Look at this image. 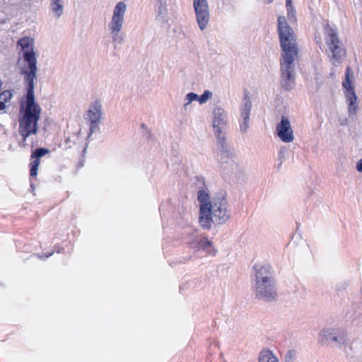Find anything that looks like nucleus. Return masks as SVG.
I'll return each instance as SVG.
<instances>
[{"label":"nucleus","instance_id":"1","mask_svg":"<svg viewBox=\"0 0 362 362\" xmlns=\"http://www.w3.org/2000/svg\"><path fill=\"white\" fill-rule=\"evenodd\" d=\"M281 54L280 58V82L284 90H290L295 86L296 65L298 59V48L294 32L284 16L278 18Z\"/></svg>","mask_w":362,"mask_h":362},{"label":"nucleus","instance_id":"2","mask_svg":"<svg viewBox=\"0 0 362 362\" xmlns=\"http://www.w3.org/2000/svg\"><path fill=\"white\" fill-rule=\"evenodd\" d=\"M199 223L204 228L210 229L211 223H225L230 217L228 202L224 193L210 197L207 190L198 192Z\"/></svg>","mask_w":362,"mask_h":362},{"label":"nucleus","instance_id":"3","mask_svg":"<svg viewBox=\"0 0 362 362\" xmlns=\"http://www.w3.org/2000/svg\"><path fill=\"white\" fill-rule=\"evenodd\" d=\"M34 84H28L26 105L24 111H21L19 119V134L23 137L20 146H25L28 138L36 134L38 130L37 122L40 119L41 108L35 102Z\"/></svg>","mask_w":362,"mask_h":362},{"label":"nucleus","instance_id":"4","mask_svg":"<svg viewBox=\"0 0 362 362\" xmlns=\"http://www.w3.org/2000/svg\"><path fill=\"white\" fill-rule=\"evenodd\" d=\"M255 276L254 291L257 298L267 302L275 300L277 297L276 284L272 267L266 262H256L253 267Z\"/></svg>","mask_w":362,"mask_h":362},{"label":"nucleus","instance_id":"5","mask_svg":"<svg viewBox=\"0 0 362 362\" xmlns=\"http://www.w3.org/2000/svg\"><path fill=\"white\" fill-rule=\"evenodd\" d=\"M212 115V128L216 139L220 159L223 162H226L224 158H230L233 156V152L226 139V129L228 124L227 113L223 108L218 107L214 110Z\"/></svg>","mask_w":362,"mask_h":362},{"label":"nucleus","instance_id":"6","mask_svg":"<svg viewBox=\"0 0 362 362\" xmlns=\"http://www.w3.org/2000/svg\"><path fill=\"white\" fill-rule=\"evenodd\" d=\"M21 47L23 60L27 65L21 69L24 79L28 84H34L37 78V53L34 49V40L30 37H23L18 42Z\"/></svg>","mask_w":362,"mask_h":362},{"label":"nucleus","instance_id":"7","mask_svg":"<svg viewBox=\"0 0 362 362\" xmlns=\"http://www.w3.org/2000/svg\"><path fill=\"white\" fill-rule=\"evenodd\" d=\"M325 30L327 46L326 49L327 54L331 63L334 66H338L342 62L345 57V49L335 30L332 28L328 24L326 25Z\"/></svg>","mask_w":362,"mask_h":362},{"label":"nucleus","instance_id":"8","mask_svg":"<svg viewBox=\"0 0 362 362\" xmlns=\"http://www.w3.org/2000/svg\"><path fill=\"white\" fill-rule=\"evenodd\" d=\"M354 81V73L350 66H347L345 78L342 82V87L346 102L348 103V112L350 116L356 115L358 110L357 96L355 92V87L353 85Z\"/></svg>","mask_w":362,"mask_h":362},{"label":"nucleus","instance_id":"9","mask_svg":"<svg viewBox=\"0 0 362 362\" xmlns=\"http://www.w3.org/2000/svg\"><path fill=\"white\" fill-rule=\"evenodd\" d=\"M196 21L201 30H204L210 20L209 6L206 0H193Z\"/></svg>","mask_w":362,"mask_h":362},{"label":"nucleus","instance_id":"10","mask_svg":"<svg viewBox=\"0 0 362 362\" xmlns=\"http://www.w3.org/2000/svg\"><path fill=\"white\" fill-rule=\"evenodd\" d=\"M86 116V119L90 122V133L93 134L98 129L103 119V108L100 100H95L90 104Z\"/></svg>","mask_w":362,"mask_h":362},{"label":"nucleus","instance_id":"11","mask_svg":"<svg viewBox=\"0 0 362 362\" xmlns=\"http://www.w3.org/2000/svg\"><path fill=\"white\" fill-rule=\"evenodd\" d=\"M252 110V102L248 93H245L242 105L240 108V132L242 134H245L248 129L250 120V112Z\"/></svg>","mask_w":362,"mask_h":362},{"label":"nucleus","instance_id":"12","mask_svg":"<svg viewBox=\"0 0 362 362\" xmlns=\"http://www.w3.org/2000/svg\"><path fill=\"white\" fill-rule=\"evenodd\" d=\"M321 340L329 341L335 345H340L344 343L346 339V334L339 329L327 328L320 332Z\"/></svg>","mask_w":362,"mask_h":362},{"label":"nucleus","instance_id":"13","mask_svg":"<svg viewBox=\"0 0 362 362\" xmlns=\"http://www.w3.org/2000/svg\"><path fill=\"white\" fill-rule=\"evenodd\" d=\"M124 24V19L111 16L110 23H108V30L112 40V42L117 44H121L124 38L121 35L122 30Z\"/></svg>","mask_w":362,"mask_h":362},{"label":"nucleus","instance_id":"14","mask_svg":"<svg viewBox=\"0 0 362 362\" xmlns=\"http://www.w3.org/2000/svg\"><path fill=\"white\" fill-rule=\"evenodd\" d=\"M276 129L278 136L282 141L290 143L293 141V132L288 117L283 116L280 123L276 125Z\"/></svg>","mask_w":362,"mask_h":362},{"label":"nucleus","instance_id":"15","mask_svg":"<svg viewBox=\"0 0 362 362\" xmlns=\"http://www.w3.org/2000/svg\"><path fill=\"white\" fill-rule=\"evenodd\" d=\"M168 0H156L155 6L156 19L161 24H166L169 21Z\"/></svg>","mask_w":362,"mask_h":362},{"label":"nucleus","instance_id":"16","mask_svg":"<svg viewBox=\"0 0 362 362\" xmlns=\"http://www.w3.org/2000/svg\"><path fill=\"white\" fill-rule=\"evenodd\" d=\"M49 150L44 148H40L35 150V151L31 155V158H34L35 160H33L31 163V168L30 170V175L31 177H36L37 175V170L38 167L40 165V158L47 154L49 153Z\"/></svg>","mask_w":362,"mask_h":362},{"label":"nucleus","instance_id":"17","mask_svg":"<svg viewBox=\"0 0 362 362\" xmlns=\"http://www.w3.org/2000/svg\"><path fill=\"white\" fill-rule=\"evenodd\" d=\"M190 244L193 248L197 250L202 249L209 253H212L214 251L211 241L204 237L193 239Z\"/></svg>","mask_w":362,"mask_h":362},{"label":"nucleus","instance_id":"18","mask_svg":"<svg viewBox=\"0 0 362 362\" xmlns=\"http://www.w3.org/2000/svg\"><path fill=\"white\" fill-rule=\"evenodd\" d=\"M49 8L55 18H60L64 13V1L50 0Z\"/></svg>","mask_w":362,"mask_h":362},{"label":"nucleus","instance_id":"19","mask_svg":"<svg viewBox=\"0 0 362 362\" xmlns=\"http://www.w3.org/2000/svg\"><path fill=\"white\" fill-rule=\"evenodd\" d=\"M127 11V5L123 1H119L116 4L115 7L113 8L112 16H115V17L124 19L126 13Z\"/></svg>","mask_w":362,"mask_h":362},{"label":"nucleus","instance_id":"20","mask_svg":"<svg viewBox=\"0 0 362 362\" xmlns=\"http://www.w3.org/2000/svg\"><path fill=\"white\" fill-rule=\"evenodd\" d=\"M259 362H279V361L270 350L266 349L259 354Z\"/></svg>","mask_w":362,"mask_h":362},{"label":"nucleus","instance_id":"21","mask_svg":"<svg viewBox=\"0 0 362 362\" xmlns=\"http://www.w3.org/2000/svg\"><path fill=\"white\" fill-rule=\"evenodd\" d=\"M12 94L8 90L0 93V111L5 108V103L11 98Z\"/></svg>","mask_w":362,"mask_h":362},{"label":"nucleus","instance_id":"22","mask_svg":"<svg viewBox=\"0 0 362 362\" xmlns=\"http://www.w3.org/2000/svg\"><path fill=\"white\" fill-rule=\"evenodd\" d=\"M185 100L187 103L184 104V107L187 109V107L193 101L198 100L199 101V95L197 93H187L185 97Z\"/></svg>","mask_w":362,"mask_h":362},{"label":"nucleus","instance_id":"23","mask_svg":"<svg viewBox=\"0 0 362 362\" xmlns=\"http://www.w3.org/2000/svg\"><path fill=\"white\" fill-rule=\"evenodd\" d=\"M212 95L213 94L210 90H206L201 96H199V103L204 104L206 103L210 98H211Z\"/></svg>","mask_w":362,"mask_h":362},{"label":"nucleus","instance_id":"24","mask_svg":"<svg viewBox=\"0 0 362 362\" xmlns=\"http://www.w3.org/2000/svg\"><path fill=\"white\" fill-rule=\"evenodd\" d=\"M288 18L290 21H296L294 8L291 6V8H288Z\"/></svg>","mask_w":362,"mask_h":362},{"label":"nucleus","instance_id":"25","mask_svg":"<svg viewBox=\"0 0 362 362\" xmlns=\"http://www.w3.org/2000/svg\"><path fill=\"white\" fill-rule=\"evenodd\" d=\"M294 355H295V353L294 351H289L286 357H285V361L286 362H292L293 361V358L294 357Z\"/></svg>","mask_w":362,"mask_h":362},{"label":"nucleus","instance_id":"26","mask_svg":"<svg viewBox=\"0 0 362 362\" xmlns=\"http://www.w3.org/2000/svg\"><path fill=\"white\" fill-rule=\"evenodd\" d=\"M339 122L341 126H346L348 124V119L346 116H341L339 117Z\"/></svg>","mask_w":362,"mask_h":362},{"label":"nucleus","instance_id":"27","mask_svg":"<svg viewBox=\"0 0 362 362\" xmlns=\"http://www.w3.org/2000/svg\"><path fill=\"white\" fill-rule=\"evenodd\" d=\"M356 168L359 173H362V158L358 160Z\"/></svg>","mask_w":362,"mask_h":362},{"label":"nucleus","instance_id":"28","mask_svg":"<svg viewBox=\"0 0 362 362\" xmlns=\"http://www.w3.org/2000/svg\"><path fill=\"white\" fill-rule=\"evenodd\" d=\"M286 6L288 8H291V0H286Z\"/></svg>","mask_w":362,"mask_h":362},{"label":"nucleus","instance_id":"29","mask_svg":"<svg viewBox=\"0 0 362 362\" xmlns=\"http://www.w3.org/2000/svg\"><path fill=\"white\" fill-rule=\"evenodd\" d=\"M30 187H31V188H32V190H33V191H34V189H35V186H34V185H33V184H31V185H30Z\"/></svg>","mask_w":362,"mask_h":362},{"label":"nucleus","instance_id":"30","mask_svg":"<svg viewBox=\"0 0 362 362\" xmlns=\"http://www.w3.org/2000/svg\"><path fill=\"white\" fill-rule=\"evenodd\" d=\"M283 153H284L283 151L281 150L280 152H279V154L281 155V154H283Z\"/></svg>","mask_w":362,"mask_h":362},{"label":"nucleus","instance_id":"31","mask_svg":"<svg viewBox=\"0 0 362 362\" xmlns=\"http://www.w3.org/2000/svg\"><path fill=\"white\" fill-rule=\"evenodd\" d=\"M272 1H273V0H269V1H268V3H271V2H272Z\"/></svg>","mask_w":362,"mask_h":362}]
</instances>
